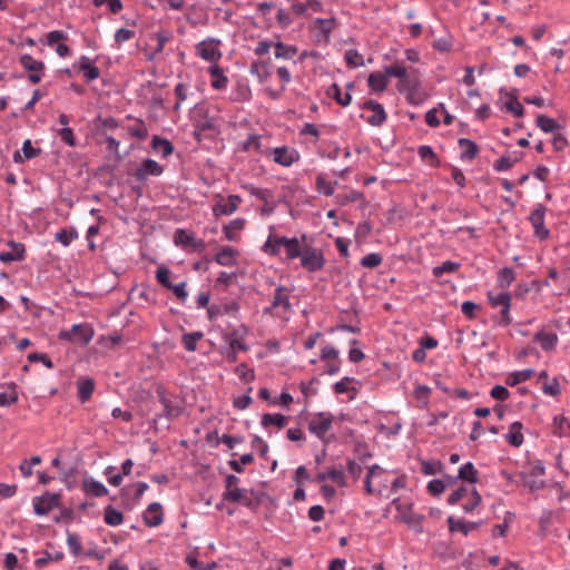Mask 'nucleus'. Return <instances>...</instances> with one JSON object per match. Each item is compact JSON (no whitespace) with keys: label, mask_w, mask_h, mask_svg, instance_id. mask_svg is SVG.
Listing matches in <instances>:
<instances>
[{"label":"nucleus","mask_w":570,"mask_h":570,"mask_svg":"<svg viewBox=\"0 0 570 570\" xmlns=\"http://www.w3.org/2000/svg\"><path fill=\"white\" fill-rule=\"evenodd\" d=\"M456 479L469 483H476L479 480V473L472 462H466L459 469Z\"/></svg>","instance_id":"nucleus-31"},{"label":"nucleus","mask_w":570,"mask_h":570,"mask_svg":"<svg viewBox=\"0 0 570 570\" xmlns=\"http://www.w3.org/2000/svg\"><path fill=\"white\" fill-rule=\"evenodd\" d=\"M219 40L208 38L196 45L197 55L210 62H216L222 58V52L218 49Z\"/></svg>","instance_id":"nucleus-8"},{"label":"nucleus","mask_w":570,"mask_h":570,"mask_svg":"<svg viewBox=\"0 0 570 570\" xmlns=\"http://www.w3.org/2000/svg\"><path fill=\"white\" fill-rule=\"evenodd\" d=\"M250 392H252V387L248 389L246 394L234 399V401H233L234 407L237 409V410H245V409H247L252 404V402H253V400H252V397L249 395Z\"/></svg>","instance_id":"nucleus-61"},{"label":"nucleus","mask_w":570,"mask_h":570,"mask_svg":"<svg viewBox=\"0 0 570 570\" xmlns=\"http://www.w3.org/2000/svg\"><path fill=\"white\" fill-rule=\"evenodd\" d=\"M488 299L492 307H503L504 305L511 303V295L505 291L499 294H493L492 292H489Z\"/></svg>","instance_id":"nucleus-42"},{"label":"nucleus","mask_w":570,"mask_h":570,"mask_svg":"<svg viewBox=\"0 0 570 570\" xmlns=\"http://www.w3.org/2000/svg\"><path fill=\"white\" fill-rule=\"evenodd\" d=\"M170 269L166 266H161L156 271L157 282L167 289L173 285V283L170 282Z\"/></svg>","instance_id":"nucleus-49"},{"label":"nucleus","mask_w":570,"mask_h":570,"mask_svg":"<svg viewBox=\"0 0 570 570\" xmlns=\"http://www.w3.org/2000/svg\"><path fill=\"white\" fill-rule=\"evenodd\" d=\"M94 337V328L89 324H75L69 331H62L60 338L87 345Z\"/></svg>","instance_id":"nucleus-6"},{"label":"nucleus","mask_w":570,"mask_h":570,"mask_svg":"<svg viewBox=\"0 0 570 570\" xmlns=\"http://www.w3.org/2000/svg\"><path fill=\"white\" fill-rule=\"evenodd\" d=\"M254 461V456L252 453H246V454H243L239 459V461L237 460H230L228 462L229 466L237 473H242L244 471L243 469V465H246V464H250L252 462Z\"/></svg>","instance_id":"nucleus-51"},{"label":"nucleus","mask_w":570,"mask_h":570,"mask_svg":"<svg viewBox=\"0 0 570 570\" xmlns=\"http://www.w3.org/2000/svg\"><path fill=\"white\" fill-rule=\"evenodd\" d=\"M104 520L106 524L111 527L120 525L124 521V515L120 511L115 509L112 505H107L104 512Z\"/></svg>","instance_id":"nucleus-36"},{"label":"nucleus","mask_w":570,"mask_h":570,"mask_svg":"<svg viewBox=\"0 0 570 570\" xmlns=\"http://www.w3.org/2000/svg\"><path fill=\"white\" fill-rule=\"evenodd\" d=\"M273 155V160L284 167H289L299 158V155L295 149H289L286 146L274 148Z\"/></svg>","instance_id":"nucleus-14"},{"label":"nucleus","mask_w":570,"mask_h":570,"mask_svg":"<svg viewBox=\"0 0 570 570\" xmlns=\"http://www.w3.org/2000/svg\"><path fill=\"white\" fill-rule=\"evenodd\" d=\"M337 185V181H334L333 184L327 181L323 175H317L316 177V188L317 190L325 195V196H332L334 194V186Z\"/></svg>","instance_id":"nucleus-47"},{"label":"nucleus","mask_w":570,"mask_h":570,"mask_svg":"<svg viewBox=\"0 0 570 570\" xmlns=\"http://www.w3.org/2000/svg\"><path fill=\"white\" fill-rule=\"evenodd\" d=\"M515 161H518V159L511 160L510 157L502 156L501 158L494 161L493 168L497 171H505L512 168Z\"/></svg>","instance_id":"nucleus-63"},{"label":"nucleus","mask_w":570,"mask_h":570,"mask_svg":"<svg viewBox=\"0 0 570 570\" xmlns=\"http://www.w3.org/2000/svg\"><path fill=\"white\" fill-rule=\"evenodd\" d=\"M195 234L181 228H178L174 233V243L181 247H189L191 240H194Z\"/></svg>","instance_id":"nucleus-41"},{"label":"nucleus","mask_w":570,"mask_h":570,"mask_svg":"<svg viewBox=\"0 0 570 570\" xmlns=\"http://www.w3.org/2000/svg\"><path fill=\"white\" fill-rule=\"evenodd\" d=\"M78 68L80 71L83 72V77L87 82L94 81L99 78L100 71L99 69L92 63L89 57L81 56L78 61Z\"/></svg>","instance_id":"nucleus-17"},{"label":"nucleus","mask_w":570,"mask_h":570,"mask_svg":"<svg viewBox=\"0 0 570 570\" xmlns=\"http://www.w3.org/2000/svg\"><path fill=\"white\" fill-rule=\"evenodd\" d=\"M533 340L540 344L543 351L548 352L556 347L558 343V335L556 333H546L540 331L535 333Z\"/></svg>","instance_id":"nucleus-27"},{"label":"nucleus","mask_w":570,"mask_h":570,"mask_svg":"<svg viewBox=\"0 0 570 570\" xmlns=\"http://www.w3.org/2000/svg\"><path fill=\"white\" fill-rule=\"evenodd\" d=\"M237 252L230 246H223L216 254L215 261L222 266H232L236 263L235 256Z\"/></svg>","instance_id":"nucleus-28"},{"label":"nucleus","mask_w":570,"mask_h":570,"mask_svg":"<svg viewBox=\"0 0 570 570\" xmlns=\"http://www.w3.org/2000/svg\"><path fill=\"white\" fill-rule=\"evenodd\" d=\"M235 372L239 376V379L246 383L255 379L254 371L248 368L245 363L239 364L236 367Z\"/></svg>","instance_id":"nucleus-59"},{"label":"nucleus","mask_w":570,"mask_h":570,"mask_svg":"<svg viewBox=\"0 0 570 570\" xmlns=\"http://www.w3.org/2000/svg\"><path fill=\"white\" fill-rule=\"evenodd\" d=\"M306 238L305 234H303L301 238H288L286 236L269 234L263 246V250L271 256H277L281 253V247H284L286 259H296L301 257L304 252V246L307 245Z\"/></svg>","instance_id":"nucleus-1"},{"label":"nucleus","mask_w":570,"mask_h":570,"mask_svg":"<svg viewBox=\"0 0 570 570\" xmlns=\"http://www.w3.org/2000/svg\"><path fill=\"white\" fill-rule=\"evenodd\" d=\"M151 148L157 154H160L163 157H168L174 151L173 144L166 139L161 138L159 136H154L151 140Z\"/></svg>","instance_id":"nucleus-29"},{"label":"nucleus","mask_w":570,"mask_h":570,"mask_svg":"<svg viewBox=\"0 0 570 570\" xmlns=\"http://www.w3.org/2000/svg\"><path fill=\"white\" fill-rule=\"evenodd\" d=\"M537 126L544 132H554L560 128V125L553 119L546 115H539L535 119Z\"/></svg>","instance_id":"nucleus-37"},{"label":"nucleus","mask_w":570,"mask_h":570,"mask_svg":"<svg viewBox=\"0 0 570 570\" xmlns=\"http://www.w3.org/2000/svg\"><path fill=\"white\" fill-rule=\"evenodd\" d=\"M333 424V415L328 412H317L308 421V431L322 440L324 443H328L330 440L325 439L326 433L330 431Z\"/></svg>","instance_id":"nucleus-3"},{"label":"nucleus","mask_w":570,"mask_h":570,"mask_svg":"<svg viewBox=\"0 0 570 570\" xmlns=\"http://www.w3.org/2000/svg\"><path fill=\"white\" fill-rule=\"evenodd\" d=\"M284 292H287L286 287H284V286L276 287L272 304L269 307H266L264 309L265 313H269L272 309H274L278 306H283L284 309H286V311H288L291 308L289 296L284 294Z\"/></svg>","instance_id":"nucleus-21"},{"label":"nucleus","mask_w":570,"mask_h":570,"mask_svg":"<svg viewBox=\"0 0 570 570\" xmlns=\"http://www.w3.org/2000/svg\"><path fill=\"white\" fill-rule=\"evenodd\" d=\"M275 48V57L278 59H293L297 53V48L295 46L285 45L281 41L274 43Z\"/></svg>","instance_id":"nucleus-35"},{"label":"nucleus","mask_w":570,"mask_h":570,"mask_svg":"<svg viewBox=\"0 0 570 570\" xmlns=\"http://www.w3.org/2000/svg\"><path fill=\"white\" fill-rule=\"evenodd\" d=\"M448 524L450 532H462L464 535H468L472 530L479 527V522H464L461 520H455L453 517L448 518Z\"/></svg>","instance_id":"nucleus-25"},{"label":"nucleus","mask_w":570,"mask_h":570,"mask_svg":"<svg viewBox=\"0 0 570 570\" xmlns=\"http://www.w3.org/2000/svg\"><path fill=\"white\" fill-rule=\"evenodd\" d=\"M208 72L212 76V87L216 90L225 89L228 83V78L224 75L223 69L214 63L208 68Z\"/></svg>","instance_id":"nucleus-22"},{"label":"nucleus","mask_w":570,"mask_h":570,"mask_svg":"<svg viewBox=\"0 0 570 570\" xmlns=\"http://www.w3.org/2000/svg\"><path fill=\"white\" fill-rule=\"evenodd\" d=\"M382 263V256L377 253H370L361 259V265L366 268H375Z\"/></svg>","instance_id":"nucleus-54"},{"label":"nucleus","mask_w":570,"mask_h":570,"mask_svg":"<svg viewBox=\"0 0 570 570\" xmlns=\"http://www.w3.org/2000/svg\"><path fill=\"white\" fill-rule=\"evenodd\" d=\"M367 85L372 90L383 92L387 88L389 80L385 72L375 71L370 73Z\"/></svg>","instance_id":"nucleus-26"},{"label":"nucleus","mask_w":570,"mask_h":570,"mask_svg":"<svg viewBox=\"0 0 570 570\" xmlns=\"http://www.w3.org/2000/svg\"><path fill=\"white\" fill-rule=\"evenodd\" d=\"M288 417L281 413H265L262 415L261 424L263 428L267 429L271 425H274L278 429H283L288 424Z\"/></svg>","instance_id":"nucleus-24"},{"label":"nucleus","mask_w":570,"mask_h":570,"mask_svg":"<svg viewBox=\"0 0 570 570\" xmlns=\"http://www.w3.org/2000/svg\"><path fill=\"white\" fill-rule=\"evenodd\" d=\"M544 465L540 461L533 463L530 468L529 474L523 478L524 485L530 488L532 491L542 489L544 487V481L539 478L544 474Z\"/></svg>","instance_id":"nucleus-12"},{"label":"nucleus","mask_w":570,"mask_h":570,"mask_svg":"<svg viewBox=\"0 0 570 570\" xmlns=\"http://www.w3.org/2000/svg\"><path fill=\"white\" fill-rule=\"evenodd\" d=\"M82 489L86 494L100 498L108 494V489L99 481L94 478L85 479L82 482Z\"/></svg>","instance_id":"nucleus-20"},{"label":"nucleus","mask_w":570,"mask_h":570,"mask_svg":"<svg viewBox=\"0 0 570 570\" xmlns=\"http://www.w3.org/2000/svg\"><path fill=\"white\" fill-rule=\"evenodd\" d=\"M384 72H385L386 77H395L401 80L403 77L406 76V73L410 72V70H407L404 66H402L400 63H394V65L385 67Z\"/></svg>","instance_id":"nucleus-50"},{"label":"nucleus","mask_w":570,"mask_h":570,"mask_svg":"<svg viewBox=\"0 0 570 570\" xmlns=\"http://www.w3.org/2000/svg\"><path fill=\"white\" fill-rule=\"evenodd\" d=\"M441 462L423 461L421 464V471L425 475H434L441 470Z\"/></svg>","instance_id":"nucleus-62"},{"label":"nucleus","mask_w":570,"mask_h":570,"mask_svg":"<svg viewBox=\"0 0 570 570\" xmlns=\"http://www.w3.org/2000/svg\"><path fill=\"white\" fill-rule=\"evenodd\" d=\"M515 279V273L511 267H503L498 273V286L507 289Z\"/></svg>","instance_id":"nucleus-38"},{"label":"nucleus","mask_w":570,"mask_h":570,"mask_svg":"<svg viewBox=\"0 0 570 570\" xmlns=\"http://www.w3.org/2000/svg\"><path fill=\"white\" fill-rule=\"evenodd\" d=\"M245 226V219L236 218L229 222L223 227V233L226 239L230 242L237 240V233L240 232Z\"/></svg>","instance_id":"nucleus-30"},{"label":"nucleus","mask_w":570,"mask_h":570,"mask_svg":"<svg viewBox=\"0 0 570 570\" xmlns=\"http://www.w3.org/2000/svg\"><path fill=\"white\" fill-rule=\"evenodd\" d=\"M299 259L302 267L312 273L321 271L325 265V257L322 250L311 245L304 246V252Z\"/></svg>","instance_id":"nucleus-4"},{"label":"nucleus","mask_w":570,"mask_h":570,"mask_svg":"<svg viewBox=\"0 0 570 570\" xmlns=\"http://www.w3.org/2000/svg\"><path fill=\"white\" fill-rule=\"evenodd\" d=\"M215 127L213 119H205L203 121H198L195 126V137L197 140H200L202 134L208 130H213Z\"/></svg>","instance_id":"nucleus-57"},{"label":"nucleus","mask_w":570,"mask_h":570,"mask_svg":"<svg viewBox=\"0 0 570 570\" xmlns=\"http://www.w3.org/2000/svg\"><path fill=\"white\" fill-rule=\"evenodd\" d=\"M60 139L70 147L76 146L73 130L70 127H63L58 132Z\"/></svg>","instance_id":"nucleus-64"},{"label":"nucleus","mask_w":570,"mask_h":570,"mask_svg":"<svg viewBox=\"0 0 570 570\" xmlns=\"http://www.w3.org/2000/svg\"><path fill=\"white\" fill-rule=\"evenodd\" d=\"M460 268V263L446 261L441 265L434 266L432 274L434 277H441L445 273H454Z\"/></svg>","instance_id":"nucleus-43"},{"label":"nucleus","mask_w":570,"mask_h":570,"mask_svg":"<svg viewBox=\"0 0 570 570\" xmlns=\"http://www.w3.org/2000/svg\"><path fill=\"white\" fill-rule=\"evenodd\" d=\"M460 148L462 149L461 159L462 160H472L479 154V146L471 139L460 138L458 140Z\"/></svg>","instance_id":"nucleus-23"},{"label":"nucleus","mask_w":570,"mask_h":570,"mask_svg":"<svg viewBox=\"0 0 570 570\" xmlns=\"http://www.w3.org/2000/svg\"><path fill=\"white\" fill-rule=\"evenodd\" d=\"M164 173V168L156 160L145 159L135 171V177L139 181L146 180L149 176L158 177Z\"/></svg>","instance_id":"nucleus-11"},{"label":"nucleus","mask_w":570,"mask_h":570,"mask_svg":"<svg viewBox=\"0 0 570 570\" xmlns=\"http://www.w3.org/2000/svg\"><path fill=\"white\" fill-rule=\"evenodd\" d=\"M327 476H328V479H331L332 481L336 482L341 487H345L346 485L345 473H344V470L342 468L341 469L330 468L327 470Z\"/></svg>","instance_id":"nucleus-58"},{"label":"nucleus","mask_w":570,"mask_h":570,"mask_svg":"<svg viewBox=\"0 0 570 570\" xmlns=\"http://www.w3.org/2000/svg\"><path fill=\"white\" fill-rule=\"evenodd\" d=\"M77 389L78 399L80 400L81 403H85L91 397L94 393L95 382L91 379L81 380L80 382H78Z\"/></svg>","instance_id":"nucleus-33"},{"label":"nucleus","mask_w":570,"mask_h":570,"mask_svg":"<svg viewBox=\"0 0 570 570\" xmlns=\"http://www.w3.org/2000/svg\"><path fill=\"white\" fill-rule=\"evenodd\" d=\"M67 544L69 547L70 552L73 556H79L81 552V543L79 537L75 533H68Z\"/></svg>","instance_id":"nucleus-60"},{"label":"nucleus","mask_w":570,"mask_h":570,"mask_svg":"<svg viewBox=\"0 0 570 570\" xmlns=\"http://www.w3.org/2000/svg\"><path fill=\"white\" fill-rule=\"evenodd\" d=\"M204 334L202 332H191L183 335V345L186 351L194 352L196 351V345L199 340H202Z\"/></svg>","instance_id":"nucleus-46"},{"label":"nucleus","mask_w":570,"mask_h":570,"mask_svg":"<svg viewBox=\"0 0 570 570\" xmlns=\"http://www.w3.org/2000/svg\"><path fill=\"white\" fill-rule=\"evenodd\" d=\"M242 198L238 195H229L227 199L217 203L214 208L213 213L215 216H222V215H232L240 204Z\"/></svg>","instance_id":"nucleus-16"},{"label":"nucleus","mask_w":570,"mask_h":570,"mask_svg":"<svg viewBox=\"0 0 570 570\" xmlns=\"http://www.w3.org/2000/svg\"><path fill=\"white\" fill-rule=\"evenodd\" d=\"M59 500L60 498L58 494L50 492H47L41 497H36L32 500L33 511L37 515H46L53 508L58 507Z\"/></svg>","instance_id":"nucleus-10"},{"label":"nucleus","mask_w":570,"mask_h":570,"mask_svg":"<svg viewBox=\"0 0 570 570\" xmlns=\"http://www.w3.org/2000/svg\"><path fill=\"white\" fill-rule=\"evenodd\" d=\"M392 504L395 507L399 515L397 518L406 523L409 527L416 529V531H421L417 529L421 527L422 521L424 520V515L417 514L413 512L412 503H402L400 499H394Z\"/></svg>","instance_id":"nucleus-5"},{"label":"nucleus","mask_w":570,"mask_h":570,"mask_svg":"<svg viewBox=\"0 0 570 570\" xmlns=\"http://www.w3.org/2000/svg\"><path fill=\"white\" fill-rule=\"evenodd\" d=\"M505 108L515 117H522L524 114L523 106L518 101L517 97L514 96H512L510 100L505 102Z\"/></svg>","instance_id":"nucleus-56"},{"label":"nucleus","mask_w":570,"mask_h":570,"mask_svg":"<svg viewBox=\"0 0 570 570\" xmlns=\"http://www.w3.org/2000/svg\"><path fill=\"white\" fill-rule=\"evenodd\" d=\"M327 95L332 97L338 105L342 107H346L352 101V96L350 92L343 94L341 87L337 83L331 85L327 90Z\"/></svg>","instance_id":"nucleus-32"},{"label":"nucleus","mask_w":570,"mask_h":570,"mask_svg":"<svg viewBox=\"0 0 570 570\" xmlns=\"http://www.w3.org/2000/svg\"><path fill=\"white\" fill-rule=\"evenodd\" d=\"M245 490L239 488H234L229 490H225L223 493V500L228 502H242L244 498Z\"/></svg>","instance_id":"nucleus-55"},{"label":"nucleus","mask_w":570,"mask_h":570,"mask_svg":"<svg viewBox=\"0 0 570 570\" xmlns=\"http://www.w3.org/2000/svg\"><path fill=\"white\" fill-rule=\"evenodd\" d=\"M249 71L252 75L257 76L259 82H264L271 76V71L268 65L266 62H253L250 65Z\"/></svg>","instance_id":"nucleus-40"},{"label":"nucleus","mask_w":570,"mask_h":570,"mask_svg":"<svg viewBox=\"0 0 570 570\" xmlns=\"http://www.w3.org/2000/svg\"><path fill=\"white\" fill-rule=\"evenodd\" d=\"M420 86L421 81L416 75V70L410 69V72L399 81L397 90L405 95L410 91H415V88H420Z\"/></svg>","instance_id":"nucleus-18"},{"label":"nucleus","mask_w":570,"mask_h":570,"mask_svg":"<svg viewBox=\"0 0 570 570\" xmlns=\"http://www.w3.org/2000/svg\"><path fill=\"white\" fill-rule=\"evenodd\" d=\"M78 238V233L76 228H62L56 233L55 239L59 242L63 246H69L72 240Z\"/></svg>","instance_id":"nucleus-39"},{"label":"nucleus","mask_w":570,"mask_h":570,"mask_svg":"<svg viewBox=\"0 0 570 570\" xmlns=\"http://www.w3.org/2000/svg\"><path fill=\"white\" fill-rule=\"evenodd\" d=\"M128 132L139 140H144L148 136V129L140 119L134 126L128 127Z\"/></svg>","instance_id":"nucleus-48"},{"label":"nucleus","mask_w":570,"mask_h":570,"mask_svg":"<svg viewBox=\"0 0 570 570\" xmlns=\"http://www.w3.org/2000/svg\"><path fill=\"white\" fill-rule=\"evenodd\" d=\"M344 59L350 68H358L364 65L362 55L356 49H348L344 53Z\"/></svg>","instance_id":"nucleus-44"},{"label":"nucleus","mask_w":570,"mask_h":570,"mask_svg":"<svg viewBox=\"0 0 570 570\" xmlns=\"http://www.w3.org/2000/svg\"><path fill=\"white\" fill-rule=\"evenodd\" d=\"M20 65L29 72L28 79L31 83H39L42 79V71L45 63L40 60L33 59L29 53H24L19 58Z\"/></svg>","instance_id":"nucleus-7"},{"label":"nucleus","mask_w":570,"mask_h":570,"mask_svg":"<svg viewBox=\"0 0 570 570\" xmlns=\"http://www.w3.org/2000/svg\"><path fill=\"white\" fill-rule=\"evenodd\" d=\"M9 245L12 247L11 252H1L0 262L11 263L19 262L24 258V246L21 243L10 242Z\"/></svg>","instance_id":"nucleus-19"},{"label":"nucleus","mask_w":570,"mask_h":570,"mask_svg":"<svg viewBox=\"0 0 570 570\" xmlns=\"http://www.w3.org/2000/svg\"><path fill=\"white\" fill-rule=\"evenodd\" d=\"M364 109L373 111V115L367 118V122L373 127H381L387 118L384 107L376 100H366L363 105Z\"/></svg>","instance_id":"nucleus-13"},{"label":"nucleus","mask_w":570,"mask_h":570,"mask_svg":"<svg viewBox=\"0 0 570 570\" xmlns=\"http://www.w3.org/2000/svg\"><path fill=\"white\" fill-rule=\"evenodd\" d=\"M547 208L542 204H538L531 212L529 220L534 229V235L540 239L549 237V229L544 227V215Z\"/></svg>","instance_id":"nucleus-9"},{"label":"nucleus","mask_w":570,"mask_h":570,"mask_svg":"<svg viewBox=\"0 0 570 570\" xmlns=\"http://www.w3.org/2000/svg\"><path fill=\"white\" fill-rule=\"evenodd\" d=\"M144 522L146 525L155 528L161 524L164 520V513L161 504L158 502L150 503L144 512Z\"/></svg>","instance_id":"nucleus-15"},{"label":"nucleus","mask_w":570,"mask_h":570,"mask_svg":"<svg viewBox=\"0 0 570 570\" xmlns=\"http://www.w3.org/2000/svg\"><path fill=\"white\" fill-rule=\"evenodd\" d=\"M417 154L419 156L423 159V160H426L429 159L431 165L433 166H436L439 164V159L435 155V153L433 151V149L428 146V145H423V146H420L419 149H417Z\"/></svg>","instance_id":"nucleus-53"},{"label":"nucleus","mask_w":570,"mask_h":570,"mask_svg":"<svg viewBox=\"0 0 570 570\" xmlns=\"http://www.w3.org/2000/svg\"><path fill=\"white\" fill-rule=\"evenodd\" d=\"M63 558L62 552L49 553L45 552L42 557L36 559L35 566L39 569L46 567L50 561H59Z\"/></svg>","instance_id":"nucleus-52"},{"label":"nucleus","mask_w":570,"mask_h":570,"mask_svg":"<svg viewBox=\"0 0 570 570\" xmlns=\"http://www.w3.org/2000/svg\"><path fill=\"white\" fill-rule=\"evenodd\" d=\"M244 188L248 190L252 196H255L266 205L269 204L273 198V194L269 189L257 188L254 185H246Z\"/></svg>","instance_id":"nucleus-45"},{"label":"nucleus","mask_w":570,"mask_h":570,"mask_svg":"<svg viewBox=\"0 0 570 570\" xmlns=\"http://www.w3.org/2000/svg\"><path fill=\"white\" fill-rule=\"evenodd\" d=\"M533 374H534V371L532 368L517 371V372L510 373L508 375L505 383L509 386H515V385L531 379Z\"/></svg>","instance_id":"nucleus-34"},{"label":"nucleus","mask_w":570,"mask_h":570,"mask_svg":"<svg viewBox=\"0 0 570 570\" xmlns=\"http://www.w3.org/2000/svg\"><path fill=\"white\" fill-rule=\"evenodd\" d=\"M157 396L163 406V412L154 419L156 425L168 429L169 423L178 417L183 412V407L176 402V400L168 397L163 387L157 389Z\"/></svg>","instance_id":"nucleus-2"}]
</instances>
